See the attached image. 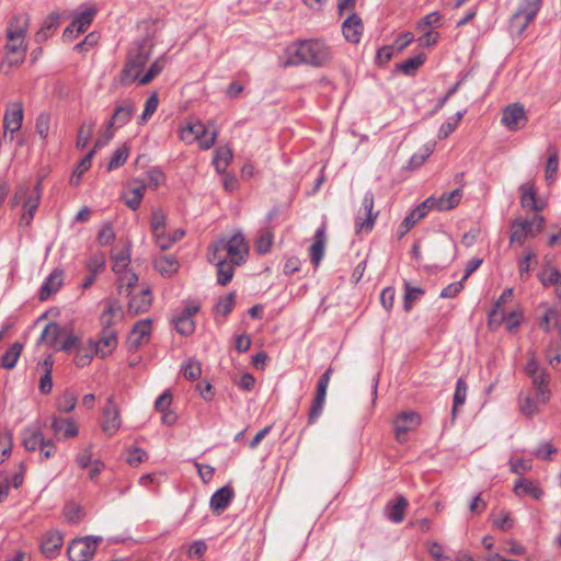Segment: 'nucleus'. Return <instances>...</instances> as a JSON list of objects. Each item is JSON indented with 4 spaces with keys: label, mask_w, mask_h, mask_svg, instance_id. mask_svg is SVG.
Wrapping results in <instances>:
<instances>
[{
    "label": "nucleus",
    "mask_w": 561,
    "mask_h": 561,
    "mask_svg": "<svg viewBox=\"0 0 561 561\" xmlns=\"http://www.w3.org/2000/svg\"><path fill=\"white\" fill-rule=\"evenodd\" d=\"M545 218L536 215L531 219L515 218L511 221L510 243L523 245L528 238H535L542 229Z\"/></svg>",
    "instance_id": "nucleus-4"
},
{
    "label": "nucleus",
    "mask_w": 561,
    "mask_h": 561,
    "mask_svg": "<svg viewBox=\"0 0 561 561\" xmlns=\"http://www.w3.org/2000/svg\"><path fill=\"white\" fill-rule=\"evenodd\" d=\"M30 26V16L27 13H19L11 18L7 27V43L4 45L5 58L8 62L18 65L25 58L27 44L25 36Z\"/></svg>",
    "instance_id": "nucleus-1"
},
{
    "label": "nucleus",
    "mask_w": 561,
    "mask_h": 561,
    "mask_svg": "<svg viewBox=\"0 0 561 561\" xmlns=\"http://www.w3.org/2000/svg\"><path fill=\"white\" fill-rule=\"evenodd\" d=\"M520 192V205L524 209H530L534 211H540L542 204L537 201V190L533 181L523 183L519 186Z\"/></svg>",
    "instance_id": "nucleus-23"
},
{
    "label": "nucleus",
    "mask_w": 561,
    "mask_h": 561,
    "mask_svg": "<svg viewBox=\"0 0 561 561\" xmlns=\"http://www.w3.org/2000/svg\"><path fill=\"white\" fill-rule=\"evenodd\" d=\"M461 198H462V190L461 188H456L449 193H445L439 198H437V209L438 210L453 209L459 204Z\"/></svg>",
    "instance_id": "nucleus-35"
},
{
    "label": "nucleus",
    "mask_w": 561,
    "mask_h": 561,
    "mask_svg": "<svg viewBox=\"0 0 561 561\" xmlns=\"http://www.w3.org/2000/svg\"><path fill=\"white\" fill-rule=\"evenodd\" d=\"M199 310V305L187 302L180 314L173 318L174 329L184 336L191 335L195 331V322L192 317Z\"/></svg>",
    "instance_id": "nucleus-14"
},
{
    "label": "nucleus",
    "mask_w": 561,
    "mask_h": 561,
    "mask_svg": "<svg viewBox=\"0 0 561 561\" xmlns=\"http://www.w3.org/2000/svg\"><path fill=\"white\" fill-rule=\"evenodd\" d=\"M66 335V329L55 322H49L43 330L39 341L57 350L59 340Z\"/></svg>",
    "instance_id": "nucleus-31"
},
{
    "label": "nucleus",
    "mask_w": 561,
    "mask_h": 561,
    "mask_svg": "<svg viewBox=\"0 0 561 561\" xmlns=\"http://www.w3.org/2000/svg\"><path fill=\"white\" fill-rule=\"evenodd\" d=\"M514 493L517 496L529 495L535 500H540L543 495V490L535 481L519 478L515 481Z\"/></svg>",
    "instance_id": "nucleus-29"
},
{
    "label": "nucleus",
    "mask_w": 561,
    "mask_h": 561,
    "mask_svg": "<svg viewBox=\"0 0 561 561\" xmlns=\"http://www.w3.org/2000/svg\"><path fill=\"white\" fill-rule=\"evenodd\" d=\"M151 306V291L141 289L138 295L130 297L128 301V312L131 314H139L146 312Z\"/></svg>",
    "instance_id": "nucleus-30"
},
{
    "label": "nucleus",
    "mask_w": 561,
    "mask_h": 561,
    "mask_svg": "<svg viewBox=\"0 0 561 561\" xmlns=\"http://www.w3.org/2000/svg\"><path fill=\"white\" fill-rule=\"evenodd\" d=\"M542 0H524L523 4L513 14L510 27L517 35H522L541 9Z\"/></svg>",
    "instance_id": "nucleus-6"
},
{
    "label": "nucleus",
    "mask_w": 561,
    "mask_h": 561,
    "mask_svg": "<svg viewBox=\"0 0 561 561\" xmlns=\"http://www.w3.org/2000/svg\"><path fill=\"white\" fill-rule=\"evenodd\" d=\"M128 156H129V148L127 145H123L119 148H117L114 151V153L107 164V170L112 171V170H115V169L122 167L126 162Z\"/></svg>",
    "instance_id": "nucleus-51"
},
{
    "label": "nucleus",
    "mask_w": 561,
    "mask_h": 561,
    "mask_svg": "<svg viewBox=\"0 0 561 561\" xmlns=\"http://www.w3.org/2000/svg\"><path fill=\"white\" fill-rule=\"evenodd\" d=\"M234 265L231 261H219L217 266V283L226 286L233 277Z\"/></svg>",
    "instance_id": "nucleus-44"
},
{
    "label": "nucleus",
    "mask_w": 561,
    "mask_h": 561,
    "mask_svg": "<svg viewBox=\"0 0 561 561\" xmlns=\"http://www.w3.org/2000/svg\"><path fill=\"white\" fill-rule=\"evenodd\" d=\"M42 191V178H39L28 197L24 201V213L28 214L33 218L41 203Z\"/></svg>",
    "instance_id": "nucleus-32"
},
{
    "label": "nucleus",
    "mask_w": 561,
    "mask_h": 561,
    "mask_svg": "<svg viewBox=\"0 0 561 561\" xmlns=\"http://www.w3.org/2000/svg\"><path fill=\"white\" fill-rule=\"evenodd\" d=\"M146 188L147 185L145 181L138 179L131 180L125 187L122 195L126 206L131 210H137L141 204Z\"/></svg>",
    "instance_id": "nucleus-17"
},
{
    "label": "nucleus",
    "mask_w": 561,
    "mask_h": 561,
    "mask_svg": "<svg viewBox=\"0 0 561 561\" xmlns=\"http://www.w3.org/2000/svg\"><path fill=\"white\" fill-rule=\"evenodd\" d=\"M183 375L187 380H196L202 375L201 363L194 358L187 359L182 366Z\"/></svg>",
    "instance_id": "nucleus-53"
},
{
    "label": "nucleus",
    "mask_w": 561,
    "mask_h": 561,
    "mask_svg": "<svg viewBox=\"0 0 561 561\" xmlns=\"http://www.w3.org/2000/svg\"><path fill=\"white\" fill-rule=\"evenodd\" d=\"M550 153L546 164V179L547 181H552L558 171L559 159L558 152L554 149H549Z\"/></svg>",
    "instance_id": "nucleus-60"
},
{
    "label": "nucleus",
    "mask_w": 561,
    "mask_h": 561,
    "mask_svg": "<svg viewBox=\"0 0 561 561\" xmlns=\"http://www.w3.org/2000/svg\"><path fill=\"white\" fill-rule=\"evenodd\" d=\"M96 239L101 245H108L110 243H112L115 240V232L112 224H104L100 229Z\"/></svg>",
    "instance_id": "nucleus-62"
},
{
    "label": "nucleus",
    "mask_w": 561,
    "mask_h": 561,
    "mask_svg": "<svg viewBox=\"0 0 561 561\" xmlns=\"http://www.w3.org/2000/svg\"><path fill=\"white\" fill-rule=\"evenodd\" d=\"M49 427L58 440H66L76 437L79 433L78 425L73 420L59 417L56 415L50 417Z\"/></svg>",
    "instance_id": "nucleus-18"
},
{
    "label": "nucleus",
    "mask_w": 561,
    "mask_h": 561,
    "mask_svg": "<svg viewBox=\"0 0 561 561\" xmlns=\"http://www.w3.org/2000/svg\"><path fill=\"white\" fill-rule=\"evenodd\" d=\"M465 115V111L457 112L455 116L450 117L447 122L442 124L439 130H438V138H447L458 126L460 121L462 119Z\"/></svg>",
    "instance_id": "nucleus-52"
},
{
    "label": "nucleus",
    "mask_w": 561,
    "mask_h": 561,
    "mask_svg": "<svg viewBox=\"0 0 561 561\" xmlns=\"http://www.w3.org/2000/svg\"><path fill=\"white\" fill-rule=\"evenodd\" d=\"M152 234H157L164 231L165 228V215L161 209H154L150 220Z\"/></svg>",
    "instance_id": "nucleus-58"
},
{
    "label": "nucleus",
    "mask_w": 561,
    "mask_h": 561,
    "mask_svg": "<svg viewBox=\"0 0 561 561\" xmlns=\"http://www.w3.org/2000/svg\"><path fill=\"white\" fill-rule=\"evenodd\" d=\"M102 419V431L107 435H113L121 427L119 409L115 403L114 394L107 398V402L103 408Z\"/></svg>",
    "instance_id": "nucleus-15"
},
{
    "label": "nucleus",
    "mask_w": 561,
    "mask_h": 561,
    "mask_svg": "<svg viewBox=\"0 0 561 561\" xmlns=\"http://www.w3.org/2000/svg\"><path fill=\"white\" fill-rule=\"evenodd\" d=\"M208 262L218 265L219 261H228L224 251V241L217 240L211 243L207 252Z\"/></svg>",
    "instance_id": "nucleus-50"
},
{
    "label": "nucleus",
    "mask_w": 561,
    "mask_h": 561,
    "mask_svg": "<svg viewBox=\"0 0 561 561\" xmlns=\"http://www.w3.org/2000/svg\"><path fill=\"white\" fill-rule=\"evenodd\" d=\"M117 343L118 341L116 332L110 325H104L99 341L94 342L91 340L89 342L90 350L102 358L112 354V352L116 348Z\"/></svg>",
    "instance_id": "nucleus-13"
},
{
    "label": "nucleus",
    "mask_w": 561,
    "mask_h": 561,
    "mask_svg": "<svg viewBox=\"0 0 561 561\" xmlns=\"http://www.w3.org/2000/svg\"><path fill=\"white\" fill-rule=\"evenodd\" d=\"M102 541V537L87 536L73 539L67 553L70 561H89L93 558L98 545Z\"/></svg>",
    "instance_id": "nucleus-7"
},
{
    "label": "nucleus",
    "mask_w": 561,
    "mask_h": 561,
    "mask_svg": "<svg viewBox=\"0 0 561 561\" xmlns=\"http://www.w3.org/2000/svg\"><path fill=\"white\" fill-rule=\"evenodd\" d=\"M60 22V14L57 11H54L48 14V16L44 20L41 28L35 33L34 39L37 44L44 43L47 41L58 28Z\"/></svg>",
    "instance_id": "nucleus-27"
},
{
    "label": "nucleus",
    "mask_w": 561,
    "mask_h": 561,
    "mask_svg": "<svg viewBox=\"0 0 561 561\" xmlns=\"http://www.w3.org/2000/svg\"><path fill=\"white\" fill-rule=\"evenodd\" d=\"M220 241H224V251L232 264L239 266L245 261L249 245L241 232L234 233L229 239L221 238Z\"/></svg>",
    "instance_id": "nucleus-10"
},
{
    "label": "nucleus",
    "mask_w": 561,
    "mask_h": 561,
    "mask_svg": "<svg viewBox=\"0 0 561 561\" xmlns=\"http://www.w3.org/2000/svg\"><path fill=\"white\" fill-rule=\"evenodd\" d=\"M404 296H403V309L405 312H410L413 308V304L419 301L425 291L417 286H412L409 282H404Z\"/></svg>",
    "instance_id": "nucleus-33"
},
{
    "label": "nucleus",
    "mask_w": 561,
    "mask_h": 561,
    "mask_svg": "<svg viewBox=\"0 0 561 561\" xmlns=\"http://www.w3.org/2000/svg\"><path fill=\"white\" fill-rule=\"evenodd\" d=\"M105 266V257L102 253L91 255L87 261L89 273L96 274Z\"/></svg>",
    "instance_id": "nucleus-64"
},
{
    "label": "nucleus",
    "mask_w": 561,
    "mask_h": 561,
    "mask_svg": "<svg viewBox=\"0 0 561 561\" xmlns=\"http://www.w3.org/2000/svg\"><path fill=\"white\" fill-rule=\"evenodd\" d=\"M542 404L537 400L536 394L531 397L527 394L519 398L520 411L524 415L531 417L539 412V405Z\"/></svg>",
    "instance_id": "nucleus-46"
},
{
    "label": "nucleus",
    "mask_w": 561,
    "mask_h": 561,
    "mask_svg": "<svg viewBox=\"0 0 561 561\" xmlns=\"http://www.w3.org/2000/svg\"><path fill=\"white\" fill-rule=\"evenodd\" d=\"M374 194L368 191L365 193L362 207L358 209L356 218H355V229L356 233H360L363 231L369 232L373 230L376 218L378 217V211L374 213Z\"/></svg>",
    "instance_id": "nucleus-8"
},
{
    "label": "nucleus",
    "mask_w": 561,
    "mask_h": 561,
    "mask_svg": "<svg viewBox=\"0 0 561 561\" xmlns=\"http://www.w3.org/2000/svg\"><path fill=\"white\" fill-rule=\"evenodd\" d=\"M113 271L116 274H121L124 271H127V267L130 263V250L129 247H125L118 253L113 256Z\"/></svg>",
    "instance_id": "nucleus-49"
},
{
    "label": "nucleus",
    "mask_w": 561,
    "mask_h": 561,
    "mask_svg": "<svg viewBox=\"0 0 561 561\" xmlns=\"http://www.w3.org/2000/svg\"><path fill=\"white\" fill-rule=\"evenodd\" d=\"M439 250L447 253L443 261L447 264L451 263L456 257L457 245L450 238H444L437 242Z\"/></svg>",
    "instance_id": "nucleus-56"
},
{
    "label": "nucleus",
    "mask_w": 561,
    "mask_h": 561,
    "mask_svg": "<svg viewBox=\"0 0 561 561\" xmlns=\"http://www.w3.org/2000/svg\"><path fill=\"white\" fill-rule=\"evenodd\" d=\"M50 119L51 116L47 112H42L36 118L35 129L42 139H46L48 137Z\"/></svg>",
    "instance_id": "nucleus-55"
},
{
    "label": "nucleus",
    "mask_w": 561,
    "mask_h": 561,
    "mask_svg": "<svg viewBox=\"0 0 561 561\" xmlns=\"http://www.w3.org/2000/svg\"><path fill=\"white\" fill-rule=\"evenodd\" d=\"M77 404V396L69 390H66L64 393H61L57 400H56V407L58 411L64 413L71 412Z\"/></svg>",
    "instance_id": "nucleus-48"
},
{
    "label": "nucleus",
    "mask_w": 561,
    "mask_h": 561,
    "mask_svg": "<svg viewBox=\"0 0 561 561\" xmlns=\"http://www.w3.org/2000/svg\"><path fill=\"white\" fill-rule=\"evenodd\" d=\"M64 284V272L61 270H54L44 280L38 298L41 301L47 300L53 294L57 293Z\"/></svg>",
    "instance_id": "nucleus-20"
},
{
    "label": "nucleus",
    "mask_w": 561,
    "mask_h": 561,
    "mask_svg": "<svg viewBox=\"0 0 561 561\" xmlns=\"http://www.w3.org/2000/svg\"><path fill=\"white\" fill-rule=\"evenodd\" d=\"M159 105V98L157 93H152L145 103V110L140 116V124L146 123L147 119L157 111Z\"/></svg>",
    "instance_id": "nucleus-59"
},
{
    "label": "nucleus",
    "mask_w": 561,
    "mask_h": 561,
    "mask_svg": "<svg viewBox=\"0 0 561 561\" xmlns=\"http://www.w3.org/2000/svg\"><path fill=\"white\" fill-rule=\"evenodd\" d=\"M363 22L362 19L356 14H351L342 25V32L345 39L350 43L357 44L360 41L363 34Z\"/></svg>",
    "instance_id": "nucleus-22"
},
{
    "label": "nucleus",
    "mask_w": 561,
    "mask_h": 561,
    "mask_svg": "<svg viewBox=\"0 0 561 561\" xmlns=\"http://www.w3.org/2000/svg\"><path fill=\"white\" fill-rule=\"evenodd\" d=\"M231 160L232 151L229 147H219L215 150L213 163L217 172L225 173Z\"/></svg>",
    "instance_id": "nucleus-36"
},
{
    "label": "nucleus",
    "mask_w": 561,
    "mask_h": 561,
    "mask_svg": "<svg viewBox=\"0 0 561 561\" xmlns=\"http://www.w3.org/2000/svg\"><path fill=\"white\" fill-rule=\"evenodd\" d=\"M23 345L20 342L13 343L1 356V366L5 369H12L22 353Z\"/></svg>",
    "instance_id": "nucleus-38"
},
{
    "label": "nucleus",
    "mask_w": 561,
    "mask_h": 561,
    "mask_svg": "<svg viewBox=\"0 0 561 561\" xmlns=\"http://www.w3.org/2000/svg\"><path fill=\"white\" fill-rule=\"evenodd\" d=\"M325 241V226L322 225L316 230L313 242L309 248L310 261L314 266H318L323 259Z\"/></svg>",
    "instance_id": "nucleus-26"
},
{
    "label": "nucleus",
    "mask_w": 561,
    "mask_h": 561,
    "mask_svg": "<svg viewBox=\"0 0 561 561\" xmlns=\"http://www.w3.org/2000/svg\"><path fill=\"white\" fill-rule=\"evenodd\" d=\"M93 129H94L93 123H90L89 125L83 124L80 127V129L78 131L77 144H76L78 149H83L88 145V142L92 136Z\"/></svg>",
    "instance_id": "nucleus-61"
},
{
    "label": "nucleus",
    "mask_w": 561,
    "mask_h": 561,
    "mask_svg": "<svg viewBox=\"0 0 561 561\" xmlns=\"http://www.w3.org/2000/svg\"><path fill=\"white\" fill-rule=\"evenodd\" d=\"M289 54V62L291 65L306 64L313 67H322L332 58L330 47L320 39L296 43Z\"/></svg>",
    "instance_id": "nucleus-2"
},
{
    "label": "nucleus",
    "mask_w": 561,
    "mask_h": 561,
    "mask_svg": "<svg viewBox=\"0 0 561 561\" xmlns=\"http://www.w3.org/2000/svg\"><path fill=\"white\" fill-rule=\"evenodd\" d=\"M156 268L167 276H171L176 273L179 268L178 260L172 255H161L156 260Z\"/></svg>",
    "instance_id": "nucleus-39"
},
{
    "label": "nucleus",
    "mask_w": 561,
    "mask_h": 561,
    "mask_svg": "<svg viewBox=\"0 0 561 561\" xmlns=\"http://www.w3.org/2000/svg\"><path fill=\"white\" fill-rule=\"evenodd\" d=\"M233 496L234 491L230 485L220 488L210 497V508L214 513L221 514L228 507Z\"/></svg>",
    "instance_id": "nucleus-25"
},
{
    "label": "nucleus",
    "mask_w": 561,
    "mask_h": 561,
    "mask_svg": "<svg viewBox=\"0 0 561 561\" xmlns=\"http://www.w3.org/2000/svg\"><path fill=\"white\" fill-rule=\"evenodd\" d=\"M135 113V104L130 100L115 107V111L107 124V129L121 128L125 126Z\"/></svg>",
    "instance_id": "nucleus-19"
},
{
    "label": "nucleus",
    "mask_w": 561,
    "mask_h": 561,
    "mask_svg": "<svg viewBox=\"0 0 561 561\" xmlns=\"http://www.w3.org/2000/svg\"><path fill=\"white\" fill-rule=\"evenodd\" d=\"M236 300V293H229L226 297L221 298L216 305V312L227 317L233 309Z\"/></svg>",
    "instance_id": "nucleus-57"
},
{
    "label": "nucleus",
    "mask_w": 561,
    "mask_h": 561,
    "mask_svg": "<svg viewBox=\"0 0 561 561\" xmlns=\"http://www.w3.org/2000/svg\"><path fill=\"white\" fill-rule=\"evenodd\" d=\"M533 381V387L537 397V400L541 403H547L550 400L549 375L546 369L529 376Z\"/></svg>",
    "instance_id": "nucleus-28"
},
{
    "label": "nucleus",
    "mask_w": 561,
    "mask_h": 561,
    "mask_svg": "<svg viewBox=\"0 0 561 561\" xmlns=\"http://www.w3.org/2000/svg\"><path fill=\"white\" fill-rule=\"evenodd\" d=\"M536 256H537V254L535 253V251L529 249L526 251L525 256L522 260H519L518 271H519L520 278L525 279L529 275L530 262L534 259H536Z\"/></svg>",
    "instance_id": "nucleus-63"
},
{
    "label": "nucleus",
    "mask_w": 561,
    "mask_h": 561,
    "mask_svg": "<svg viewBox=\"0 0 561 561\" xmlns=\"http://www.w3.org/2000/svg\"><path fill=\"white\" fill-rule=\"evenodd\" d=\"M538 278L543 286H556L557 284L561 285V272L553 266H545L542 271L538 274Z\"/></svg>",
    "instance_id": "nucleus-42"
},
{
    "label": "nucleus",
    "mask_w": 561,
    "mask_h": 561,
    "mask_svg": "<svg viewBox=\"0 0 561 561\" xmlns=\"http://www.w3.org/2000/svg\"><path fill=\"white\" fill-rule=\"evenodd\" d=\"M118 275H119V286H118L119 294L121 295L125 294L126 296H130L131 288L138 282V276L129 270L124 271L123 273H121Z\"/></svg>",
    "instance_id": "nucleus-45"
},
{
    "label": "nucleus",
    "mask_w": 561,
    "mask_h": 561,
    "mask_svg": "<svg viewBox=\"0 0 561 561\" xmlns=\"http://www.w3.org/2000/svg\"><path fill=\"white\" fill-rule=\"evenodd\" d=\"M216 131L209 133L207 127L199 121L187 122L180 129V138L186 144L198 142L203 150L210 149L216 141Z\"/></svg>",
    "instance_id": "nucleus-5"
},
{
    "label": "nucleus",
    "mask_w": 561,
    "mask_h": 561,
    "mask_svg": "<svg viewBox=\"0 0 561 561\" xmlns=\"http://www.w3.org/2000/svg\"><path fill=\"white\" fill-rule=\"evenodd\" d=\"M468 386L462 377L458 378L456 382L454 399H453V416H456L457 410L465 404L467 399Z\"/></svg>",
    "instance_id": "nucleus-40"
},
{
    "label": "nucleus",
    "mask_w": 561,
    "mask_h": 561,
    "mask_svg": "<svg viewBox=\"0 0 561 561\" xmlns=\"http://www.w3.org/2000/svg\"><path fill=\"white\" fill-rule=\"evenodd\" d=\"M409 505L408 500L403 495H399L396 503L390 505L388 512V518L396 524L401 523L404 519V512Z\"/></svg>",
    "instance_id": "nucleus-37"
},
{
    "label": "nucleus",
    "mask_w": 561,
    "mask_h": 561,
    "mask_svg": "<svg viewBox=\"0 0 561 561\" xmlns=\"http://www.w3.org/2000/svg\"><path fill=\"white\" fill-rule=\"evenodd\" d=\"M62 543L64 537L59 531H48L41 543V550L46 558L54 559L60 553Z\"/></svg>",
    "instance_id": "nucleus-24"
},
{
    "label": "nucleus",
    "mask_w": 561,
    "mask_h": 561,
    "mask_svg": "<svg viewBox=\"0 0 561 561\" xmlns=\"http://www.w3.org/2000/svg\"><path fill=\"white\" fill-rule=\"evenodd\" d=\"M45 440V437L41 431H25L23 433V446L27 451H34L41 447Z\"/></svg>",
    "instance_id": "nucleus-41"
},
{
    "label": "nucleus",
    "mask_w": 561,
    "mask_h": 561,
    "mask_svg": "<svg viewBox=\"0 0 561 561\" xmlns=\"http://www.w3.org/2000/svg\"><path fill=\"white\" fill-rule=\"evenodd\" d=\"M333 374V368L330 366L319 378L317 383L316 394L308 413V423L312 424L321 415L325 402L327 390Z\"/></svg>",
    "instance_id": "nucleus-9"
},
{
    "label": "nucleus",
    "mask_w": 561,
    "mask_h": 561,
    "mask_svg": "<svg viewBox=\"0 0 561 561\" xmlns=\"http://www.w3.org/2000/svg\"><path fill=\"white\" fill-rule=\"evenodd\" d=\"M425 54L421 53L398 65V69L407 76H414L416 70L425 62Z\"/></svg>",
    "instance_id": "nucleus-43"
},
{
    "label": "nucleus",
    "mask_w": 561,
    "mask_h": 561,
    "mask_svg": "<svg viewBox=\"0 0 561 561\" xmlns=\"http://www.w3.org/2000/svg\"><path fill=\"white\" fill-rule=\"evenodd\" d=\"M164 64L160 59L154 60L147 72L144 76H139L138 84L146 85L150 83L161 71L163 70Z\"/></svg>",
    "instance_id": "nucleus-54"
},
{
    "label": "nucleus",
    "mask_w": 561,
    "mask_h": 561,
    "mask_svg": "<svg viewBox=\"0 0 561 561\" xmlns=\"http://www.w3.org/2000/svg\"><path fill=\"white\" fill-rule=\"evenodd\" d=\"M421 424V415L415 411H403L397 415L393 426L396 439L399 443L407 440V433L416 430Z\"/></svg>",
    "instance_id": "nucleus-11"
},
{
    "label": "nucleus",
    "mask_w": 561,
    "mask_h": 561,
    "mask_svg": "<svg viewBox=\"0 0 561 561\" xmlns=\"http://www.w3.org/2000/svg\"><path fill=\"white\" fill-rule=\"evenodd\" d=\"M501 122L508 130L512 131L525 127L528 122V117L524 105L520 103L507 105L503 111Z\"/></svg>",
    "instance_id": "nucleus-12"
},
{
    "label": "nucleus",
    "mask_w": 561,
    "mask_h": 561,
    "mask_svg": "<svg viewBox=\"0 0 561 561\" xmlns=\"http://www.w3.org/2000/svg\"><path fill=\"white\" fill-rule=\"evenodd\" d=\"M34 186L30 182H23L16 186L14 194L10 198V206L18 207L20 204L24 206V201L28 197Z\"/></svg>",
    "instance_id": "nucleus-47"
},
{
    "label": "nucleus",
    "mask_w": 561,
    "mask_h": 561,
    "mask_svg": "<svg viewBox=\"0 0 561 561\" xmlns=\"http://www.w3.org/2000/svg\"><path fill=\"white\" fill-rule=\"evenodd\" d=\"M96 13L98 10L94 7H90L75 16L73 21L77 24L76 35L84 33L90 27Z\"/></svg>",
    "instance_id": "nucleus-34"
},
{
    "label": "nucleus",
    "mask_w": 561,
    "mask_h": 561,
    "mask_svg": "<svg viewBox=\"0 0 561 561\" xmlns=\"http://www.w3.org/2000/svg\"><path fill=\"white\" fill-rule=\"evenodd\" d=\"M24 118V108L22 102L9 103L3 116L4 135L10 133L13 135L22 127Z\"/></svg>",
    "instance_id": "nucleus-16"
},
{
    "label": "nucleus",
    "mask_w": 561,
    "mask_h": 561,
    "mask_svg": "<svg viewBox=\"0 0 561 561\" xmlns=\"http://www.w3.org/2000/svg\"><path fill=\"white\" fill-rule=\"evenodd\" d=\"M151 333V321L149 319H145L141 321H138L129 336H128V344L130 348L137 350L140 345L148 342Z\"/></svg>",
    "instance_id": "nucleus-21"
},
{
    "label": "nucleus",
    "mask_w": 561,
    "mask_h": 561,
    "mask_svg": "<svg viewBox=\"0 0 561 561\" xmlns=\"http://www.w3.org/2000/svg\"><path fill=\"white\" fill-rule=\"evenodd\" d=\"M152 53V44L148 39L136 42L127 53L125 65L119 73V83L130 85L138 80L142 68Z\"/></svg>",
    "instance_id": "nucleus-3"
}]
</instances>
